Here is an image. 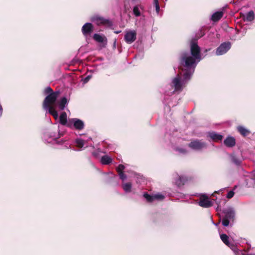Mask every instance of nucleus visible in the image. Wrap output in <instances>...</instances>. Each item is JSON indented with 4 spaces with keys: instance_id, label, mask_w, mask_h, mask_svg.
Masks as SVG:
<instances>
[{
    "instance_id": "obj_19",
    "label": "nucleus",
    "mask_w": 255,
    "mask_h": 255,
    "mask_svg": "<svg viewBox=\"0 0 255 255\" xmlns=\"http://www.w3.org/2000/svg\"><path fill=\"white\" fill-rule=\"evenodd\" d=\"M238 129L240 133L244 136H246L250 133V131L243 127H239Z\"/></svg>"
},
{
    "instance_id": "obj_9",
    "label": "nucleus",
    "mask_w": 255,
    "mask_h": 255,
    "mask_svg": "<svg viewBox=\"0 0 255 255\" xmlns=\"http://www.w3.org/2000/svg\"><path fill=\"white\" fill-rule=\"evenodd\" d=\"M220 238L225 244L228 246L232 250H234L235 247L229 242V237L224 234H220Z\"/></svg>"
},
{
    "instance_id": "obj_29",
    "label": "nucleus",
    "mask_w": 255,
    "mask_h": 255,
    "mask_svg": "<svg viewBox=\"0 0 255 255\" xmlns=\"http://www.w3.org/2000/svg\"><path fill=\"white\" fill-rule=\"evenodd\" d=\"M234 195V192L233 191H230L227 194V197L229 199H231Z\"/></svg>"
},
{
    "instance_id": "obj_24",
    "label": "nucleus",
    "mask_w": 255,
    "mask_h": 255,
    "mask_svg": "<svg viewBox=\"0 0 255 255\" xmlns=\"http://www.w3.org/2000/svg\"><path fill=\"white\" fill-rule=\"evenodd\" d=\"M154 4L155 6L156 11L157 14L159 13L160 10V6L158 0H154Z\"/></svg>"
},
{
    "instance_id": "obj_28",
    "label": "nucleus",
    "mask_w": 255,
    "mask_h": 255,
    "mask_svg": "<svg viewBox=\"0 0 255 255\" xmlns=\"http://www.w3.org/2000/svg\"><path fill=\"white\" fill-rule=\"evenodd\" d=\"M232 161L237 165H239L241 163V161L239 159L236 158L235 156L232 157Z\"/></svg>"
},
{
    "instance_id": "obj_30",
    "label": "nucleus",
    "mask_w": 255,
    "mask_h": 255,
    "mask_svg": "<svg viewBox=\"0 0 255 255\" xmlns=\"http://www.w3.org/2000/svg\"><path fill=\"white\" fill-rule=\"evenodd\" d=\"M119 175L120 178L123 180H124L127 178L126 175H125L123 172H120V173H119Z\"/></svg>"
},
{
    "instance_id": "obj_4",
    "label": "nucleus",
    "mask_w": 255,
    "mask_h": 255,
    "mask_svg": "<svg viewBox=\"0 0 255 255\" xmlns=\"http://www.w3.org/2000/svg\"><path fill=\"white\" fill-rule=\"evenodd\" d=\"M136 38V32L135 30H128L126 31L124 39L127 43L131 44Z\"/></svg>"
},
{
    "instance_id": "obj_25",
    "label": "nucleus",
    "mask_w": 255,
    "mask_h": 255,
    "mask_svg": "<svg viewBox=\"0 0 255 255\" xmlns=\"http://www.w3.org/2000/svg\"><path fill=\"white\" fill-rule=\"evenodd\" d=\"M95 20L96 21V23L98 25L104 23L105 22V20L101 17H97L95 18Z\"/></svg>"
},
{
    "instance_id": "obj_6",
    "label": "nucleus",
    "mask_w": 255,
    "mask_h": 255,
    "mask_svg": "<svg viewBox=\"0 0 255 255\" xmlns=\"http://www.w3.org/2000/svg\"><path fill=\"white\" fill-rule=\"evenodd\" d=\"M231 48V43L230 42L223 43L217 48L216 54L221 55L226 53Z\"/></svg>"
},
{
    "instance_id": "obj_22",
    "label": "nucleus",
    "mask_w": 255,
    "mask_h": 255,
    "mask_svg": "<svg viewBox=\"0 0 255 255\" xmlns=\"http://www.w3.org/2000/svg\"><path fill=\"white\" fill-rule=\"evenodd\" d=\"M133 11L136 16H139L140 15V12L138 6H135L133 7Z\"/></svg>"
},
{
    "instance_id": "obj_15",
    "label": "nucleus",
    "mask_w": 255,
    "mask_h": 255,
    "mask_svg": "<svg viewBox=\"0 0 255 255\" xmlns=\"http://www.w3.org/2000/svg\"><path fill=\"white\" fill-rule=\"evenodd\" d=\"M223 16V12L222 11H217L213 14L212 20L214 21H217L220 19Z\"/></svg>"
},
{
    "instance_id": "obj_16",
    "label": "nucleus",
    "mask_w": 255,
    "mask_h": 255,
    "mask_svg": "<svg viewBox=\"0 0 255 255\" xmlns=\"http://www.w3.org/2000/svg\"><path fill=\"white\" fill-rule=\"evenodd\" d=\"M93 38L95 40L98 42H104V41H107L106 38L102 35H101L99 34H95L93 36Z\"/></svg>"
},
{
    "instance_id": "obj_23",
    "label": "nucleus",
    "mask_w": 255,
    "mask_h": 255,
    "mask_svg": "<svg viewBox=\"0 0 255 255\" xmlns=\"http://www.w3.org/2000/svg\"><path fill=\"white\" fill-rule=\"evenodd\" d=\"M184 179L183 177H179V179L178 180H175V183L178 185L180 186L181 184H184Z\"/></svg>"
},
{
    "instance_id": "obj_26",
    "label": "nucleus",
    "mask_w": 255,
    "mask_h": 255,
    "mask_svg": "<svg viewBox=\"0 0 255 255\" xmlns=\"http://www.w3.org/2000/svg\"><path fill=\"white\" fill-rule=\"evenodd\" d=\"M124 169H125V166L122 164H120L117 167V172H118V173H120V172H123V171L124 170Z\"/></svg>"
},
{
    "instance_id": "obj_34",
    "label": "nucleus",
    "mask_w": 255,
    "mask_h": 255,
    "mask_svg": "<svg viewBox=\"0 0 255 255\" xmlns=\"http://www.w3.org/2000/svg\"><path fill=\"white\" fill-rule=\"evenodd\" d=\"M2 107H1V106H0V114H1V113H2Z\"/></svg>"
},
{
    "instance_id": "obj_5",
    "label": "nucleus",
    "mask_w": 255,
    "mask_h": 255,
    "mask_svg": "<svg viewBox=\"0 0 255 255\" xmlns=\"http://www.w3.org/2000/svg\"><path fill=\"white\" fill-rule=\"evenodd\" d=\"M189 146L196 150H200L206 147V144L203 141L196 140L191 142Z\"/></svg>"
},
{
    "instance_id": "obj_3",
    "label": "nucleus",
    "mask_w": 255,
    "mask_h": 255,
    "mask_svg": "<svg viewBox=\"0 0 255 255\" xmlns=\"http://www.w3.org/2000/svg\"><path fill=\"white\" fill-rule=\"evenodd\" d=\"M72 126L77 129L81 130L84 128V124L83 121L78 119H70L67 123V126L71 127Z\"/></svg>"
},
{
    "instance_id": "obj_17",
    "label": "nucleus",
    "mask_w": 255,
    "mask_h": 255,
    "mask_svg": "<svg viewBox=\"0 0 255 255\" xmlns=\"http://www.w3.org/2000/svg\"><path fill=\"white\" fill-rule=\"evenodd\" d=\"M112 159L109 156L104 155L102 157L101 162L103 164H108L112 162Z\"/></svg>"
},
{
    "instance_id": "obj_13",
    "label": "nucleus",
    "mask_w": 255,
    "mask_h": 255,
    "mask_svg": "<svg viewBox=\"0 0 255 255\" xmlns=\"http://www.w3.org/2000/svg\"><path fill=\"white\" fill-rule=\"evenodd\" d=\"M209 136L211 139L215 141L221 140L223 138V136L222 135L214 132L209 133Z\"/></svg>"
},
{
    "instance_id": "obj_31",
    "label": "nucleus",
    "mask_w": 255,
    "mask_h": 255,
    "mask_svg": "<svg viewBox=\"0 0 255 255\" xmlns=\"http://www.w3.org/2000/svg\"><path fill=\"white\" fill-rule=\"evenodd\" d=\"M177 150H178L179 151V152L181 154H185L187 152V151L184 148H177Z\"/></svg>"
},
{
    "instance_id": "obj_21",
    "label": "nucleus",
    "mask_w": 255,
    "mask_h": 255,
    "mask_svg": "<svg viewBox=\"0 0 255 255\" xmlns=\"http://www.w3.org/2000/svg\"><path fill=\"white\" fill-rule=\"evenodd\" d=\"M123 188L125 192H129L131 191V184L130 183H126L123 184Z\"/></svg>"
},
{
    "instance_id": "obj_18",
    "label": "nucleus",
    "mask_w": 255,
    "mask_h": 255,
    "mask_svg": "<svg viewBox=\"0 0 255 255\" xmlns=\"http://www.w3.org/2000/svg\"><path fill=\"white\" fill-rule=\"evenodd\" d=\"M254 18V13L253 11H249L245 17V19L248 21H251Z\"/></svg>"
},
{
    "instance_id": "obj_8",
    "label": "nucleus",
    "mask_w": 255,
    "mask_h": 255,
    "mask_svg": "<svg viewBox=\"0 0 255 255\" xmlns=\"http://www.w3.org/2000/svg\"><path fill=\"white\" fill-rule=\"evenodd\" d=\"M143 196L147 201L150 202H152L154 200H162L164 197L163 195L159 193L154 194L152 196H150L147 193H145Z\"/></svg>"
},
{
    "instance_id": "obj_27",
    "label": "nucleus",
    "mask_w": 255,
    "mask_h": 255,
    "mask_svg": "<svg viewBox=\"0 0 255 255\" xmlns=\"http://www.w3.org/2000/svg\"><path fill=\"white\" fill-rule=\"evenodd\" d=\"M230 220L224 218L222 221V224L224 226H228L229 225Z\"/></svg>"
},
{
    "instance_id": "obj_33",
    "label": "nucleus",
    "mask_w": 255,
    "mask_h": 255,
    "mask_svg": "<svg viewBox=\"0 0 255 255\" xmlns=\"http://www.w3.org/2000/svg\"><path fill=\"white\" fill-rule=\"evenodd\" d=\"M253 179L254 180L255 183V173L253 175Z\"/></svg>"
},
{
    "instance_id": "obj_32",
    "label": "nucleus",
    "mask_w": 255,
    "mask_h": 255,
    "mask_svg": "<svg viewBox=\"0 0 255 255\" xmlns=\"http://www.w3.org/2000/svg\"><path fill=\"white\" fill-rule=\"evenodd\" d=\"M90 77H89V76H88V77H87L84 79V83H86V82H87L89 81V80L90 79Z\"/></svg>"
},
{
    "instance_id": "obj_14",
    "label": "nucleus",
    "mask_w": 255,
    "mask_h": 255,
    "mask_svg": "<svg viewBox=\"0 0 255 255\" xmlns=\"http://www.w3.org/2000/svg\"><path fill=\"white\" fill-rule=\"evenodd\" d=\"M59 122L62 125H67V115L65 112H62L59 118Z\"/></svg>"
},
{
    "instance_id": "obj_20",
    "label": "nucleus",
    "mask_w": 255,
    "mask_h": 255,
    "mask_svg": "<svg viewBox=\"0 0 255 255\" xmlns=\"http://www.w3.org/2000/svg\"><path fill=\"white\" fill-rule=\"evenodd\" d=\"M76 144L77 146L82 148L85 145V141L82 139L78 138L76 140Z\"/></svg>"
},
{
    "instance_id": "obj_7",
    "label": "nucleus",
    "mask_w": 255,
    "mask_h": 255,
    "mask_svg": "<svg viewBox=\"0 0 255 255\" xmlns=\"http://www.w3.org/2000/svg\"><path fill=\"white\" fill-rule=\"evenodd\" d=\"M199 205L204 208H209L213 205V202L208 197L202 196L200 198Z\"/></svg>"
},
{
    "instance_id": "obj_2",
    "label": "nucleus",
    "mask_w": 255,
    "mask_h": 255,
    "mask_svg": "<svg viewBox=\"0 0 255 255\" xmlns=\"http://www.w3.org/2000/svg\"><path fill=\"white\" fill-rule=\"evenodd\" d=\"M44 92L46 94H49L44 99L43 103V108L44 110H47L56 120L58 119V114L56 110L57 106L60 110H63L67 104V99L63 97L61 100L56 102V99L59 94V92H52V90L50 87L45 89Z\"/></svg>"
},
{
    "instance_id": "obj_10",
    "label": "nucleus",
    "mask_w": 255,
    "mask_h": 255,
    "mask_svg": "<svg viewBox=\"0 0 255 255\" xmlns=\"http://www.w3.org/2000/svg\"><path fill=\"white\" fill-rule=\"evenodd\" d=\"M93 26L91 23H86L82 27V32L84 35H86L90 33L92 30Z\"/></svg>"
},
{
    "instance_id": "obj_1",
    "label": "nucleus",
    "mask_w": 255,
    "mask_h": 255,
    "mask_svg": "<svg viewBox=\"0 0 255 255\" xmlns=\"http://www.w3.org/2000/svg\"><path fill=\"white\" fill-rule=\"evenodd\" d=\"M191 53L192 56L183 54L181 63L185 67L182 69L177 76L173 79L172 84L175 91H181L187 82L190 79L193 74L197 63L201 59L200 48L195 42L191 43Z\"/></svg>"
},
{
    "instance_id": "obj_11",
    "label": "nucleus",
    "mask_w": 255,
    "mask_h": 255,
    "mask_svg": "<svg viewBox=\"0 0 255 255\" xmlns=\"http://www.w3.org/2000/svg\"><path fill=\"white\" fill-rule=\"evenodd\" d=\"M224 213L225 214L224 218L229 220L232 219L235 215L234 211L232 208H228L224 210Z\"/></svg>"
},
{
    "instance_id": "obj_12",
    "label": "nucleus",
    "mask_w": 255,
    "mask_h": 255,
    "mask_svg": "<svg viewBox=\"0 0 255 255\" xmlns=\"http://www.w3.org/2000/svg\"><path fill=\"white\" fill-rule=\"evenodd\" d=\"M225 144L229 147H232L235 145L236 141L235 139L231 136H228L225 140H224Z\"/></svg>"
}]
</instances>
